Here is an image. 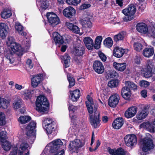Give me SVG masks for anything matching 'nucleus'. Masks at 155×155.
I'll return each instance as SVG.
<instances>
[{"label": "nucleus", "mask_w": 155, "mask_h": 155, "mask_svg": "<svg viewBox=\"0 0 155 155\" xmlns=\"http://www.w3.org/2000/svg\"><path fill=\"white\" fill-rule=\"evenodd\" d=\"M7 43L10 47L11 50L12 52L9 51L7 52H5L6 61L8 62L12 63L14 60L12 57L13 54L16 52H19L21 53L23 51L21 47L19 44H18L15 41L14 38L12 37H8Z\"/></svg>", "instance_id": "1"}, {"label": "nucleus", "mask_w": 155, "mask_h": 155, "mask_svg": "<svg viewBox=\"0 0 155 155\" xmlns=\"http://www.w3.org/2000/svg\"><path fill=\"white\" fill-rule=\"evenodd\" d=\"M36 109L39 112L47 113L49 108V103L45 97L41 95L38 97L36 102Z\"/></svg>", "instance_id": "2"}, {"label": "nucleus", "mask_w": 155, "mask_h": 155, "mask_svg": "<svg viewBox=\"0 0 155 155\" xmlns=\"http://www.w3.org/2000/svg\"><path fill=\"white\" fill-rule=\"evenodd\" d=\"M136 28L138 31L143 34L147 33L149 37L155 39V25L148 28L145 23H139L136 25Z\"/></svg>", "instance_id": "3"}, {"label": "nucleus", "mask_w": 155, "mask_h": 155, "mask_svg": "<svg viewBox=\"0 0 155 155\" xmlns=\"http://www.w3.org/2000/svg\"><path fill=\"white\" fill-rule=\"evenodd\" d=\"M137 8L135 5L130 4L122 11V13L127 17L124 18L125 21H130L134 18V15L136 12Z\"/></svg>", "instance_id": "4"}, {"label": "nucleus", "mask_w": 155, "mask_h": 155, "mask_svg": "<svg viewBox=\"0 0 155 155\" xmlns=\"http://www.w3.org/2000/svg\"><path fill=\"white\" fill-rule=\"evenodd\" d=\"M87 101H86L85 103L90 115L99 112L97 110L98 105L97 102L94 101L92 98L89 95L87 96Z\"/></svg>", "instance_id": "5"}, {"label": "nucleus", "mask_w": 155, "mask_h": 155, "mask_svg": "<svg viewBox=\"0 0 155 155\" xmlns=\"http://www.w3.org/2000/svg\"><path fill=\"white\" fill-rule=\"evenodd\" d=\"M63 144V142L60 139H57L49 143L46 147L50 152H60L61 150H58V149Z\"/></svg>", "instance_id": "6"}, {"label": "nucleus", "mask_w": 155, "mask_h": 155, "mask_svg": "<svg viewBox=\"0 0 155 155\" xmlns=\"http://www.w3.org/2000/svg\"><path fill=\"white\" fill-rule=\"evenodd\" d=\"M153 65L152 61L147 60L146 62V65L141 69V73L143 74L144 76L146 78H149L152 75V68Z\"/></svg>", "instance_id": "7"}, {"label": "nucleus", "mask_w": 155, "mask_h": 155, "mask_svg": "<svg viewBox=\"0 0 155 155\" xmlns=\"http://www.w3.org/2000/svg\"><path fill=\"white\" fill-rule=\"evenodd\" d=\"M36 123L33 121H31L26 128V134L29 138L31 140H34L35 138V128L36 127Z\"/></svg>", "instance_id": "8"}, {"label": "nucleus", "mask_w": 155, "mask_h": 155, "mask_svg": "<svg viewBox=\"0 0 155 155\" xmlns=\"http://www.w3.org/2000/svg\"><path fill=\"white\" fill-rule=\"evenodd\" d=\"M142 146V150L147 152L153 148L154 144L153 140L150 138H146L140 141Z\"/></svg>", "instance_id": "9"}, {"label": "nucleus", "mask_w": 155, "mask_h": 155, "mask_svg": "<svg viewBox=\"0 0 155 155\" xmlns=\"http://www.w3.org/2000/svg\"><path fill=\"white\" fill-rule=\"evenodd\" d=\"M90 121L92 126L94 128L98 127L100 125L101 120L99 112L90 115Z\"/></svg>", "instance_id": "10"}, {"label": "nucleus", "mask_w": 155, "mask_h": 155, "mask_svg": "<svg viewBox=\"0 0 155 155\" xmlns=\"http://www.w3.org/2000/svg\"><path fill=\"white\" fill-rule=\"evenodd\" d=\"M84 145V143L81 140L76 139L70 142L68 147L70 150L75 151L82 147Z\"/></svg>", "instance_id": "11"}, {"label": "nucleus", "mask_w": 155, "mask_h": 155, "mask_svg": "<svg viewBox=\"0 0 155 155\" xmlns=\"http://www.w3.org/2000/svg\"><path fill=\"white\" fill-rule=\"evenodd\" d=\"M124 140L126 144L128 147L132 146L137 142V137L134 135H127Z\"/></svg>", "instance_id": "12"}, {"label": "nucleus", "mask_w": 155, "mask_h": 155, "mask_svg": "<svg viewBox=\"0 0 155 155\" xmlns=\"http://www.w3.org/2000/svg\"><path fill=\"white\" fill-rule=\"evenodd\" d=\"M48 21L52 25H57L59 23V19L57 15L53 12H48L46 14Z\"/></svg>", "instance_id": "13"}, {"label": "nucleus", "mask_w": 155, "mask_h": 155, "mask_svg": "<svg viewBox=\"0 0 155 155\" xmlns=\"http://www.w3.org/2000/svg\"><path fill=\"white\" fill-rule=\"evenodd\" d=\"M119 97L117 93L111 95L108 100V104L111 107H115L117 104L119 100Z\"/></svg>", "instance_id": "14"}, {"label": "nucleus", "mask_w": 155, "mask_h": 155, "mask_svg": "<svg viewBox=\"0 0 155 155\" xmlns=\"http://www.w3.org/2000/svg\"><path fill=\"white\" fill-rule=\"evenodd\" d=\"M93 69L98 74H102L104 69L102 63L99 61H95L93 64Z\"/></svg>", "instance_id": "15"}, {"label": "nucleus", "mask_w": 155, "mask_h": 155, "mask_svg": "<svg viewBox=\"0 0 155 155\" xmlns=\"http://www.w3.org/2000/svg\"><path fill=\"white\" fill-rule=\"evenodd\" d=\"M76 13L75 9L72 7L69 6L64 9L63 11V15L68 18H71Z\"/></svg>", "instance_id": "16"}, {"label": "nucleus", "mask_w": 155, "mask_h": 155, "mask_svg": "<svg viewBox=\"0 0 155 155\" xmlns=\"http://www.w3.org/2000/svg\"><path fill=\"white\" fill-rule=\"evenodd\" d=\"M42 75L41 74L33 76L31 78V85L33 87L38 86L42 81Z\"/></svg>", "instance_id": "17"}, {"label": "nucleus", "mask_w": 155, "mask_h": 155, "mask_svg": "<svg viewBox=\"0 0 155 155\" xmlns=\"http://www.w3.org/2000/svg\"><path fill=\"white\" fill-rule=\"evenodd\" d=\"M137 108L132 107L128 108L125 111L124 115L127 118H130L134 116L137 113Z\"/></svg>", "instance_id": "18"}, {"label": "nucleus", "mask_w": 155, "mask_h": 155, "mask_svg": "<svg viewBox=\"0 0 155 155\" xmlns=\"http://www.w3.org/2000/svg\"><path fill=\"white\" fill-rule=\"evenodd\" d=\"M124 123L123 119L122 117H118L114 120L112 123L113 127L116 129H120Z\"/></svg>", "instance_id": "19"}, {"label": "nucleus", "mask_w": 155, "mask_h": 155, "mask_svg": "<svg viewBox=\"0 0 155 155\" xmlns=\"http://www.w3.org/2000/svg\"><path fill=\"white\" fill-rule=\"evenodd\" d=\"M80 22L83 27L86 28H91L92 26L89 16L85 17L81 19Z\"/></svg>", "instance_id": "20"}, {"label": "nucleus", "mask_w": 155, "mask_h": 155, "mask_svg": "<svg viewBox=\"0 0 155 155\" xmlns=\"http://www.w3.org/2000/svg\"><path fill=\"white\" fill-rule=\"evenodd\" d=\"M148 115L147 110L145 106L138 112L136 117L138 120H142L144 119Z\"/></svg>", "instance_id": "21"}, {"label": "nucleus", "mask_w": 155, "mask_h": 155, "mask_svg": "<svg viewBox=\"0 0 155 155\" xmlns=\"http://www.w3.org/2000/svg\"><path fill=\"white\" fill-rule=\"evenodd\" d=\"M154 51L153 47H147L143 50L142 54L145 57L149 58L153 55Z\"/></svg>", "instance_id": "22"}, {"label": "nucleus", "mask_w": 155, "mask_h": 155, "mask_svg": "<svg viewBox=\"0 0 155 155\" xmlns=\"http://www.w3.org/2000/svg\"><path fill=\"white\" fill-rule=\"evenodd\" d=\"M84 51V48L81 45L74 47L73 53L76 56H81L83 54Z\"/></svg>", "instance_id": "23"}, {"label": "nucleus", "mask_w": 155, "mask_h": 155, "mask_svg": "<svg viewBox=\"0 0 155 155\" xmlns=\"http://www.w3.org/2000/svg\"><path fill=\"white\" fill-rule=\"evenodd\" d=\"M83 41L87 49L90 50L93 49L94 42L91 38L89 37H86L84 38Z\"/></svg>", "instance_id": "24"}, {"label": "nucleus", "mask_w": 155, "mask_h": 155, "mask_svg": "<svg viewBox=\"0 0 155 155\" xmlns=\"http://www.w3.org/2000/svg\"><path fill=\"white\" fill-rule=\"evenodd\" d=\"M110 154L112 155H125L126 152L122 148H119L117 150L108 149Z\"/></svg>", "instance_id": "25"}, {"label": "nucleus", "mask_w": 155, "mask_h": 155, "mask_svg": "<svg viewBox=\"0 0 155 155\" xmlns=\"http://www.w3.org/2000/svg\"><path fill=\"white\" fill-rule=\"evenodd\" d=\"M80 90L78 89L70 91L71 99L73 101H76L79 99L80 96Z\"/></svg>", "instance_id": "26"}, {"label": "nucleus", "mask_w": 155, "mask_h": 155, "mask_svg": "<svg viewBox=\"0 0 155 155\" xmlns=\"http://www.w3.org/2000/svg\"><path fill=\"white\" fill-rule=\"evenodd\" d=\"M55 126L54 124H51L49 125H47L45 126L44 127L46 129L47 133L48 135V137L50 139H51L53 136L51 135V134L52 133L54 134L55 130Z\"/></svg>", "instance_id": "27"}, {"label": "nucleus", "mask_w": 155, "mask_h": 155, "mask_svg": "<svg viewBox=\"0 0 155 155\" xmlns=\"http://www.w3.org/2000/svg\"><path fill=\"white\" fill-rule=\"evenodd\" d=\"M28 147V144L25 142H22L20 143L18 155H23V153L26 151H27V148Z\"/></svg>", "instance_id": "28"}, {"label": "nucleus", "mask_w": 155, "mask_h": 155, "mask_svg": "<svg viewBox=\"0 0 155 155\" xmlns=\"http://www.w3.org/2000/svg\"><path fill=\"white\" fill-rule=\"evenodd\" d=\"M65 25L68 29L73 32L76 34L79 33L80 28L77 25L69 22H66Z\"/></svg>", "instance_id": "29"}, {"label": "nucleus", "mask_w": 155, "mask_h": 155, "mask_svg": "<svg viewBox=\"0 0 155 155\" xmlns=\"http://www.w3.org/2000/svg\"><path fill=\"white\" fill-rule=\"evenodd\" d=\"M8 29L7 25L4 23H0V36L2 38L5 37L7 34Z\"/></svg>", "instance_id": "30"}, {"label": "nucleus", "mask_w": 155, "mask_h": 155, "mask_svg": "<svg viewBox=\"0 0 155 155\" xmlns=\"http://www.w3.org/2000/svg\"><path fill=\"white\" fill-rule=\"evenodd\" d=\"M53 37L55 43L62 44L64 43V40L62 37L57 32H54L53 34Z\"/></svg>", "instance_id": "31"}, {"label": "nucleus", "mask_w": 155, "mask_h": 155, "mask_svg": "<svg viewBox=\"0 0 155 155\" xmlns=\"http://www.w3.org/2000/svg\"><path fill=\"white\" fill-rule=\"evenodd\" d=\"M125 52L124 49L121 48L116 47L114 50V55L117 58L121 57Z\"/></svg>", "instance_id": "32"}, {"label": "nucleus", "mask_w": 155, "mask_h": 155, "mask_svg": "<svg viewBox=\"0 0 155 155\" xmlns=\"http://www.w3.org/2000/svg\"><path fill=\"white\" fill-rule=\"evenodd\" d=\"M141 127L145 128L150 132H155V127H154L153 125L149 122L143 123L141 124Z\"/></svg>", "instance_id": "33"}, {"label": "nucleus", "mask_w": 155, "mask_h": 155, "mask_svg": "<svg viewBox=\"0 0 155 155\" xmlns=\"http://www.w3.org/2000/svg\"><path fill=\"white\" fill-rule=\"evenodd\" d=\"M15 28L18 33L20 34L21 35L25 36L27 33L26 32L24 31V28L20 23L18 22H16L15 23Z\"/></svg>", "instance_id": "34"}, {"label": "nucleus", "mask_w": 155, "mask_h": 155, "mask_svg": "<svg viewBox=\"0 0 155 155\" xmlns=\"http://www.w3.org/2000/svg\"><path fill=\"white\" fill-rule=\"evenodd\" d=\"M114 68L120 71H123L126 68L127 64L126 63H119L114 62L113 63Z\"/></svg>", "instance_id": "35"}, {"label": "nucleus", "mask_w": 155, "mask_h": 155, "mask_svg": "<svg viewBox=\"0 0 155 155\" xmlns=\"http://www.w3.org/2000/svg\"><path fill=\"white\" fill-rule=\"evenodd\" d=\"M124 84L129 89H130V90H136L137 89V85L135 84L134 82L130 81H125L124 82Z\"/></svg>", "instance_id": "36"}, {"label": "nucleus", "mask_w": 155, "mask_h": 155, "mask_svg": "<svg viewBox=\"0 0 155 155\" xmlns=\"http://www.w3.org/2000/svg\"><path fill=\"white\" fill-rule=\"evenodd\" d=\"M1 15L2 18L6 19L12 16V13L11 10L5 9L1 13Z\"/></svg>", "instance_id": "37"}, {"label": "nucleus", "mask_w": 155, "mask_h": 155, "mask_svg": "<svg viewBox=\"0 0 155 155\" xmlns=\"http://www.w3.org/2000/svg\"><path fill=\"white\" fill-rule=\"evenodd\" d=\"M31 117L28 116H21L18 119V121L21 124H25L31 120Z\"/></svg>", "instance_id": "38"}, {"label": "nucleus", "mask_w": 155, "mask_h": 155, "mask_svg": "<svg viewBox=\"0 0 155 155\" xmlns=\"http://www.w3.org/2000/svg\"><path fill=\"white\" fill-rule=\"evenodd\" d=\"M1 142V145L4 150L5 151H9L11 149V145L10 142L5 140Z\"/></svg>", "instance_id": "39"}, {"label": "nucleus", "mask_w": 155, "mask_h": 155, "mask_svg": "<svg viewBox=\"0 0 155 155\" xmlns=\"http://www.w3.org/2000/svg\"><path fill=\"white\" fill-rule=\"evenodd\" d=\"M61 58L62 60L64 61V64L65 68H67L69 67L68 63L70 61V57L68 54H65L64 55L61 56Z\"/></svg>", "instance_id": "40"}, {"label": "nucleus", "mask_w": 155, "mask_h": 155, "mask_svg": "<svg viewBox=\"0 0 155 155\" xmlns=\"http://www.w3.org/2000/svg\"><path fill=\"white\" fill-rule=\"evenodd\" d=\"M126 33L125 32L123 31L120 32L114 36V41H117L122 40L124 37Z\"/></svg>", "instance_id": "41"}, {"label": "nucleus", "mask_w": 155, "mask_h": 155, "mask_svg": "<svg viewBox=\"0 0 155 155\" xmlns=\"http://www.w3.org/2000/svg\"><path fill=\"white\" fill-rule=\"evenodd\" d=\"M113 43L112 38L110 37L106 38L104 41L105 46L108 48L111 47L112 46Z\"/></svg>", "instance_id": "42"}, {"label": "nucleus", "mask_w": 155, "mask_h": 155, "mask_svg": "<svg viewBox=\"0 0 155 155\" xmlns=\"http://www.w3.org/2000/svg\"><path fill=\"white\" fill-rule=\"evenodd\" d=\"M102 40V37L101 36H97L95 40L94 48L97 49L99 48L100 45Z\"/></svg>", "instance_id": "43"}, {"label": "nucleus", "mask_w": 155, "mask_h": 155, "mask_svg": "<svg viewBox=\"0 0 155 155\" xmlns=\"http://www.w3.org/2000/svg\"><path fill=\"white\" fill-rule=\"evenodd\" d=\"M133 45L134 50L137 52L140 51L143 49V45L139 42H134Z\"/></svg>", "instance_id": "44"}, {"label": "nucleus", "mask_w": 155, "mask_h": 155, "mask_svg": "<svg viewBox=\"0 0 155 155\" xmlns=\"http://www.w3.org/2000/svg\"><path fill=\"white\" fill-rule=\"evenodd\" d=\"M9 103L8 100L0 97V104L2 105L4 108H7L9 105Z\"/></svg>", "instance_id": "45"}, {"label": "nucleus", "mask_w": 155, "mask_h": 155, "mask_svg": "<svg viewBox=\"0 0 155 155\" xmlns=\"http://www.w3.org/2000/svg\"><path fill=\"white\" fill-rule=\"evenodd\" d=\"M38 2V4L40 6L41 8L45 9L48 8V5L45 3L46 0H36Z\"/></svg>", "instance_id": "46"}, {"label": "nucleus", "mask_w": 155, "mask_h": 155, "mask_svg": "<svg viewBox=\"0 0 155 155\" xmlns=\"http://www.w3.org/2000/svg\"><path fill=\"white\" fill-rule=\"evenodd\" d=\"M21 100L18 99L14 101L13 103V108L15 110H16L21 107Z\"/></svg>", "instance_id": "47"}, {"label": "nucleus", "mask_w": 155, "mask_h": 155, "mask_svg": "<svg viewBox=\"0 0 155 155\" xmlns=\"http://www.w3.org/2000/svg\"><path fill=\"white\" fill-rule=\"evenodd\" d=\"M118 81L117 80H112L109 81L108 85L110 87H117L118 85Z\"/></svg>", "instance_id": "48"}, {"label": "nucleus", "mask_w": 155, "mask_h": 155, "mask_svg": "<svg viewBox=\"0 0 155 155\" xmlns=\"http://www.w3.org/2000/svg\"><path fill=\"white\" fill-rule=\"evenodd\" d=\"M81 0H66V3L69 5H76L80 3Z\"/></svg>", "instance_id": "49"}, {"label": "nucleus", "mask_w": 155, "mask_h": 155, "mask_svg": "<svg viewBox=\"0 0 155 155\" xmlns=\"http://www.w3.org/2000/svg\"><path fill=\"white\" fill-rule=\"evenodd\" d=\"M6 132L5 131L2 130L0 133V141L2 142L3 141L6 140L7 136Z\"/></svg>", "instance_id": "50"}, {"label": "nucleus", "mask_w": 155, "mask_h": 155, "mask_svg": "<svg viewBox=\"0 0 155 155\" xmlns=\"http://www.w3.org/2000/svg\"><path fill=\"white\" fill-rule=\"evenodd\" d=\"M5 123V115L2 112H0V125H4Z\"/></svg>", "instance_id": "51"}, {"label": "nucleus", "mask_w": 155, "mask_h": 155, "mask_svg": "<svg viewBox=\"0 0 155 155\" xmlns=\"http://www.w3.org/2000/svg\"><path fill=\"white\" fill-rule=\"evenodd\" d=\"M54 122L50 118H45L43 121V125L44 127L47 125H49L51 124H54Z\"/></svg>", "instance_id": "52"}, {"label": "nucleus", "mask_w": 155, "mask_h": 155, "mask_svg": "<svg viewBox=\"0 0 155 155\" xmlns=\"http://www.w3.org/2000/svg\"><path fill=\"white\" fill-rule=\"evenodd\" d=\"M107 75H108L109 77H110V78L117 77L118 75L116 71L112 70L109 71Z\"/></svg>", "instance_id": "53"}, {"label": "nucleus", "mask_w": 155, "mask_h": 155, "mask_svg": "<svg viewBox=\"0 0 155 155\" xmlns=\"http://www.w3.org/2000/svg\"><path fill=\"white\" fill-rule=\"evenodd\" d=\"M68 79L69 83V87H71L74 85L75 84V81L74 79L71 77H68L67 76Z\"/></svg>", "instance_id": "54"}, {"label": "nucleus", "mask_w": 155, "mask_h": 155, "mask_svg": "<svg viewBox=\"0 0 155 155\" xmlns=\"http://www.w3.org/2000/svg\"><path fill=\"white\" fill-rule=\"evenodd\" d=\"M139 84L140 86L141 87H147L150 85L149 82L145 80H142L140 81Z\"/></svg>", "instance_id": "55"}, {"label": "nucleus", "mask_w": 155, "mask_h": 155, "mask_svg": "<svg viewBox=\"0 0 155 155\" xmlns=\"http://www.w3.org/2000/svg\"><path fill=\"white\" fill-rule=\"evenodd\" d=\"M98 55L100 58L103 61H105L106 60L107 57L106 56L101 52L98 53Z\"/></svg>", "instance_id": "56"}, {"label": "nucleus", "mask_w": 155, "mask_h": 155, "mask_svg": "<svg viewBox=\"0 0 155 155\" xmlns=\"http://www.w3.org/2000/svg\"><path fill=\"white\" fill-rule=\"evenodd\" d=\"M91 6L90 4L87 3H84L82 4L80 7L81 10H84L87 8Z\"/></svg>", "instance_id": "57"}, {"label": "nucleus", "mask_w": 155, "mask_h": 155, "mask_svg": "<svg viewBox=\"0 0 155 155\" xmlns=\"http://www.w3.org/2000/svg\"><path fill=\"white\" fill-rule=\"evenodd\" d=\"M18 150V147L17 146H14L12 149L9 155H16Z\"/></svg>", "instance_id": "58"}, {"label": "nucleus", "mask_w": 155, "mask_h": 155, "mask_svg": "<svg viewBox=\"0 0 155 155\" xmlns=\"http://www.w3.org/2000/svg\"><path fill=\"white\" fill-rule=\"evenodd\" d=\"M128 93L129 94H131V91L130 89L128 88L126 86L124 87L121 91V93Z\"/></svg>", "instance_id": "59"}, {"label": "nucleus", "mask_w": 155, "mask_h": 155, "mask_svg": "<svg viewBox=\"0 0 155 155\" xmlns=\"http://www.w3.org/2000/svg\"><path fill=\"white\" fill-rule=\"evenodd\" d=\"M121 93L123 97L126 100H128L130 97L131 94L129 93Z\"/></svg>", "instance_id": "60"}, {"label": "nucleus", "mask_w": 155, "mask_h": 155, "mask_svg": "<svg viewBox=\"0 0 155 155\" xmlns=\"http://www.w3.org/2000/svg\"><path fill=\"white\" fill-rule=\"evenodd\" d=\"M68 109L70 111H71L73 112H74L77 109V106H74L71 104H69Z\"/></svg>", "instance_id": "61"}, {"label": "nucleus", "mask_w": 155, "mask_h": 155, "mask_svg": "<svg viewBox=\"0 0 155 155\" xmlns=\"http://www.w3.org/2000/svg\"><path fill=\"white\" fill-rule=\"evenodd\" d=\"M26 63L27 65L31 69L33 68V65L32 63V61L31 60L29 59H28Z\"/></svg>", "instance_id": "62"}, {"label": "nucleus", "mask_w": 155, "mask_h": 155, "mask_svg": "<svg viewBox=\"0 0 155 155\" xmlns=\"http://www.w3.org/2000/svg\"><path fill=\"white\" fill-rule=\"evenodd\" d=\"M116 3L121 7L123 6V4L124 3V1L123 0H116Z\"/></svg>", "instance_id": "63"}, {"label": "nucleus", "mask_w": 155, "mask_h": 155, "mask_svg": "<svg viewBox=\"0 0 155 155\" xmlns=\"http://www.w3.org/2000/svg\"><path fill=\"white\" fill-rule=\"evenodd\" d=\"M147 91L146 90H143L141 91V94L142 97H147Z\"/></svg>", "instance_id": "64"}]
</instances>
